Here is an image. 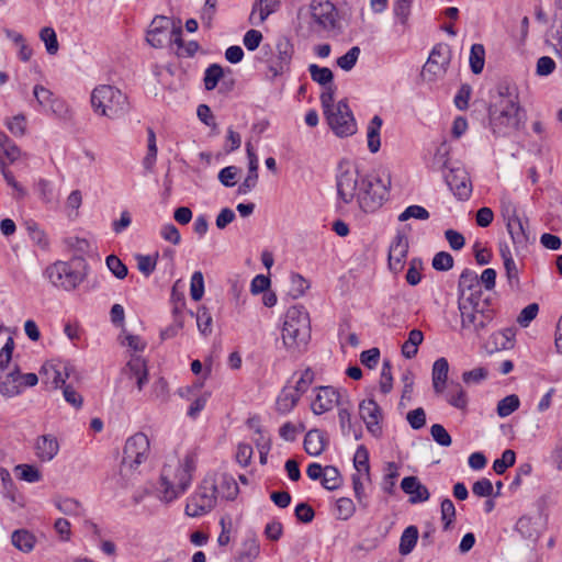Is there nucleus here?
Returning a JSON list of instances; mask_svg holds the SVG:
<instances>
[{"label":"nucleus","mask_w":562,"mask_h":562,"mask_svg":"<svg viewBox=\"0 0 562 562\" xmlns=\"http://www.w3.org/2000/svg\"><path fill=\"white\" fill-rule=\"evenodd\" d=\"M504 217L508 234L510 235L515 248L517 250L525 248L529 243L530 235L528 231V222H522L517 214L515 205L512 203H508V205L504 207Z\"/></svg>","instance_id":"11"},{"label":"nucleus","mask_w":562,"mask_h":562,"mask_svg":"<svg viewBox=\"0 0 562 562\" xmlns=\"http://www.w3.org/2000/svg\"><path fill=\"white\" fill-rule=\"evenodd\" d=\"M290 282H291V285H290L289 294L293 299H299V297L303 296L305 294L306 290L310 288L308 281L300 273L292 272L290 276Z\"/></svg>","instance_id":"42"},{"label":"nucleus","mask_w":562,"mask_h":562,"mask_svg":"<svg viewBox=\"0 0 562 562\" xmlns=\"http://www.w3.org/2000/svg\"><path fill=\"white\" fill-rule=\"evenodd\" d=\"M360 56V48L352 46L345 55L337 58V66L345 71L351 70Z\"/></svg>","instance_id":"52"},{"label":"nucleus","mask_w":562,"mask_h":562,"mask_svg":"<svg viewBox=\"0 0 562 562\" xmlns=\"http://www.w3.org/2000/svg\"><path fill=\"white\" fill-rule=\"evenodd\" d=\"M14 472L20 480L29 483H35L42 479L40 470L31 464H19L15 467Z\"/></svg>","instance_id":"44"},{"label":"nucleus","mask_w":562,"mask_h":562,"mask_svg":"<svg viewBox=\"0 0 562 562\" xmlns=\"http://www.w3.org/2000/svg\"><path fill=\"white\" fill-rule=\"evenodd\" d=\"M515 529L525 539H536L538 537V531L531 517H520L516 522Z\"/></svg>","instance_id":"43"},{"label":"nucleus","mask_w":562,"mask_h":562,"mask_svg":"<svg viewBox=\"0 0 562 562\" xmlns=\"http://www.w3.org/2000/svg\"><path fill=\"white\" fill-rule=\"evenodd\" d=\"M34 448L36 457L43 462H48L57 456L59 443L55 436L43 435L36 439Z\"/></svg>","instance_id":"22"},{"label":"nucleus","mask_w":562,"mask_h":562,"mask_svg":"<svg viewBox=\"0 0 562 562\" xmlns=\"http://www.w3.org/2000/svg\"><path fill=\"white\" fill-rule=\"evenodd\" d=\"M429 216V212L424 206L409 205L398 215V221L405 222L409 218L426 221Z\"/></svg>","instance_id":"53"},{"label":"nucleus","mask_w":562,"mask_h":562,"mask_svg":"<svg viewBox=\"0 0 562 562\" xmlns=\"http://www.w3.org/2000/svg\"><path fill=\"white\" fill-rule=\"evenodd\" d=\"M328 438L326 434L319 429L307 431L304 438V450L312 457H317L326 449Z\"/></svg>","instance_id":"24"},{"label":"nucleus","mask_w":562,"mask_h":562,"mask_svg":"<svg viewBox=\"0 0 562 562\" xmlns=\"http://www.w3.org/2000/svg\"><path fill=\"white\" fill-rule=\"evenodd\" d=\"M54 504L59 512L68 516H80L83 510L80 502L70 497H58L54 501Z\"/></svg>","instance_id":"38"},{"label":"nucleus","mask_w":562,"mask_h":562,"mask_svg":"<svg viewBox=\"0 0 562 562\" xmlns=\"http://www.w3.org/2000/svg\"><path fill=\"white\" fill-rule=\"evenodd\" d=\"M469 61L473 74L479 75L483 71L485 64V48L482 44H473L471 46Z\"/></svg>","instance_id":"39"},{"label":"nucleus","mask_w":562,"mask_h":562,"mask_svg":"<svg viewBox=\"0 0 562 562\" xmlns=\"http://www.w3.org/2000/svg\"><path fill=\"white\" fill-rule=\"evenodd\" d=\"M423 340H424L423 331L419 329H412L408 333L407 340L402 346V355L406 359L414 358L417 355L418 346L423 342Z\"/></svg>","instance_id":"34"},{"label":"nucleus","mask_w":562,"mask_h":562,"mask_svg":"<svg viewBox=\"0 0 562 562\" xmlns=\"http://www.w3.org/2000/svg\"><path fill=\"white\" fill-rule=\"evenodd\" d=\"M504 268L506 271V277L508 284L512 290H518L519 289V270L516 266V262L514 259L506 258V262L504 263Z\"/></svg>","instance_id":"61"},{"label":"nucleus","mask_w":562,"mask_h":562,"mask_svg":"<svg viewBox=\"0 0 562 562\" xmlns=\"http://www.w3.org/2000/svg\"><path fill=\"white\" fill-rule=\"evenodd\" d=\"M413 0H395L393 12L397 21L406 27L411 15Z\"/></svg>","instance_id":"46"},{"label":"nucleus","mask_w":562,"mask_h":562,"mask_svg":"<svg viewBox=\"0 0 562 562\" xmlns=\"http://www.w3.org/2000/svg\"><path fill=\"white\" fill-rule=\"evenodd\" d=\"M449 154H450V146L447 144V142H442L437 148L432 158V168L435 170H443L448 167L449 162Z\"/></svg>","instance_id":"45"},{"label":"nucleus","mask_w":562,"mask_h":562,"mask_svg":"<svg viewBox=\"0 0 562 562\" xmlns=\"http://www.w3.org/2000/svg\"><path fill=\"white\" fill-rule=\"evenodd\" d=\"M22 156L20 147L10 138V140L1 148L0 158L7 161V166L14 164Z\"/></svg>","instance_id":"58"},{"label":"nucleus","mask_w":562,"mask_h":562,"mask_svg":"<svg viewBox=\"0 0 562 562\" xmlns=\"http://www.w3.org/2000/svg\"><path fill=\"white\" fill-rule=\"evenodd\" d=\"M311 339V319L303 305L291 306L284 316L282 341L290 351L305 349Z\"/></svg>","instance_id":"4"},{"label":"nucleus","mask_w":562,"mask_h":562,"mask_svg":"<svg viewBox=\"0 0 562 562\" xmlns=\"http://www.w3.org/2000/svg\"><path fill=\"white\" fill-rule=\"evenodd\" d=\"M24 227L27 232L29 237L42 249H47L49 246L48 238L45 232L40 227V225L33 221L27 220L24 222Z\"/></svg>","instance_id":"36"},{"label":"nucleus","mask_w":562,"mask_h":562,"mask_svg":"<svg viewBox=\"0 0 562 562\" xmlns=\"http://www.w3.org/2000/svg\"><path fill=\"white\" fill-rule=\"evenodd\" d=\"M382 126V119L379 115H374L368 125L367 138L368 148L371 153H378L381 147L380 130Z\"/></svg>","instance_id":"33"},{"label":"nucleus","mask_w":562,"mask_h":562,"mask_svg":"<svg viewBox=\"0 0 562 562\" xmlns=\"http://www.w3.org/2000/svg\"><path fill=\"white\" fill-rule=\"evenodd\" d=\"M151 397L160 403H167L170 397L168 382L165 378L157 379L151 386Z\"/></svg>","instance_id":"51"},{"label":"nucleus","mask_w":562,"mask_h":562,"mask_svg":"<svg viewBox=\"0 0 562 562\" xmlns=\"http://www.w3.org/2000/svg\"><path fill=\"white\" fill-rule=\"evenodd\" d=\"M401 488L409 495V503L412 504L426 502L430 497L428 488L416 476L404 477L401 482Z\"/></svg>","instance_id":"19"},{"label":"nucleus","mask_w":562,"mask_h":562,"mask_svg":"<svg viewBox=\"0 0 562 562\" xmlns=\"http://www.w3.org/2000/svg\"><path fill=\"white\" fill-rule=\"evenodd\" d=\"M149 447V439L143 432H136L126 440L120 467L121 477L133 476L137 468L147 460Z\"/></svg>","instance_id":"8"},{"label":"nucleus","mask_w":562,"mask_h":562,"mask_svg":"<svg viewBox=\"0 0 562 562\" xmlns=\"http://www.w3.org/2000/svg\"><path fill=\"white\" fill-rule=\"evenodd\" d=\"M446 182L459 200L465 201L470 198L472 186L463 169H450L449 173L446 175Z\"/></svg>","instance_id":"16"},{"label":"nucleus","mask_w":562,"mask_h":562,"mask_svg":"<svg viewBox=\"0 0 562 562\" xmlns=\"http://www.w3.org/2000/svg\"><path fill=\"white\" fill-rule=\"evenodd\" d=\"M393 386L392 366L390 360H384L381 370L380 390L383 394L391 392Z\"/></svg>","instance_id":"59"},{"label":"nucleus","mask_w":562,"mask_h":562,"mask_svg":"<svg viewBox=\"0 0 562 562\" xmlns=\"http://www.w3.org/2000/svg\"><path fill=\"white\" fill-rule=\"evenodd\" d=\"M308 71L312 80L324 87L323 92H328V90L331 89L333 97L335 95L336 87L333 82L334 75L329 68L319 67L316 64H311L308 66Z\"/></svg>","instance_id":"26"},{"label":"nucleus","mask_w":562,"mask_h":562,"mask_svg":"<svg viewBox=\"0 0 562 562\" xmlns=\"http://www.w3.org/2000/svg\"><path fill=\"white\" fill-rule=\"evenodd\" d=\"M91 105L98 114L109 119H116L128 111L127 97L109 85L94 88L91 93Z\"/></svg>","instance_id":"7"},{"label":"nucleus","mask_w":562,"mask_h":562,"mask_svg":"<svg viewBox=\"0 0 562 562\" xmlns=\"http://www.w3.org/2000/svg\"><path fill=\"white\" fill-rule=\"evenodd\" d=\"M196 459L191 452L182 460H171L161 470L159 481L160 498L170 503L182 495L191 484L192 474L195 471Z\"/></svg>","instance_id":"3"},{"label":"nucleus","mask_w":562,"mask_h":562,"mask_svg":"<svg viewBox=\"0 0 562 562\" xmlns=\"http://www.w3.org/2000/svg\"><path fill=\"white\" fill-rule=\"evenodd\" d=\"M300 396L301 394H299L294 389H290L288 386L283 387L276 402L277 411L280 414L290 413L297 404Z\"/></svg>","instance_id":"30"},{"label":"nucleus","mask_w":562,"mask_h":562,"mask_svg":"<svg viewBox=\"0 0 562 562\" xmlns=\"http://www.w3.org/2000/svg\"><path fill=\"white\" fill-rule=\"evenodd\" d=\"M246 151L249 160V176L245 178L237 189V194L240 195L249 193L257 186L258 181V158L250 142L246 144Z\"/></svg>","instance_id":"21"},{"label":"nucleus","mask_w":562,"mask_h":562,"mask_svg":"<svg viewBox=\"0 0 562 562\" xmlns=\"http://www.w3.org/2000/svg\"><path fill=\"white\" fill-rule=\"evenodd\" d=\"M445 397L451 406L458 409H464L468 405L467 393L459 383L451 384Z\"/></svg>","instance_id":"35"},{"label":"nucleus","mask_w":562,"mask_h":562,"mask_svg":"<svg viewBox=\"0 0 562 562\" xmlns=\"http://www.w3.org/2000/svg\"><path fill=\"white\" fill-rule=\"evenodd\" d=\"M450 63V49L447 45L437 44L426 64L423 67L422 75L428 81H435L437 78L443 76Z\"/></svg>","instance_id":"12"},{"label":"nucleus","mask_w":562,"mask_h":562,"mask_svg":"<svg viewBox=\"0 0 562 562\" xmlns=\"http://www.w3.org/2000/svg\"><path fill=\"white\" fill-rule=\"evenodd\" d=\"M459 311L461 314V326L465 330L479 334L485 329L494 318L495 312L487 299H480V295L470 294L467 299L459 297Z\"/></svg>","instance_id":"5"},{"label":"nucleus","mask_w":562,"mask_h":562,"mask_svg":"<svg viewBox=\"0 0 562 562\" xmlns=\"http://www.w3.org/2000/svg\"><path fill=\"white\" fill-rule=\"evenodd\" d=\"M337 517L341 520L349 519L356 510L353 501L348 497H340L336 502Z\"/></svg>","instance_id":"57"},{"label":"nucleus","mask_w":562,"mask_h":562,"mask_svg":"<svg viewBox=\"0 0 562 562\" xmlns=\"http://www.w3.org/2000/svg\"><path fill=\"white\" fill-rule=\"evenodd\" d=\"M312 18L321 26H328L334 23V5L326 2L312 4Z\"/></svg>","instance_id":"29"},{"label":"nucleus","mask_w":562,"mask_h":562,"mask_svg":"<svg viewBox=\"0 0 562 562\" xmlns=\"http://www.w3.org/2000/svg\"><path fill=\"white\" fill-rule=\"evenodd\" d=\"M278 61L270 66V71L273 77L283 75L290 68V63L293 55V46L289 41H280L277 44Z\"/></svg>","instance_id":"23"},{"label":"nucleus","mask_w":562,"mask_h":562,"mask_svg":"<svg viewBox=\"0 0 562 562\" xmlns=\"http://www.w3.org/2000/svg\"><path fill=\"white\" fill-rule=\"evenodd\" d=\"M123 374L131 380L134 379L138 391H142L148 381L146 361L142 357H132L123 368Z\"/></svg>","instance_id":"18"},{"label":"nucleus","mask_w":562,"mask_h":562,"mask_svg":"<svg viewBox=\"0 0 562 562\" xmlns=\"http://www.w3.org/2000/svg\"><path fill=\"white\" fill-rule=\"evenodd\" d=\"M526 121L520 106L518 89L514 83L502 81L496 86L488 105V122L497 136H509L519 131Z\"/></svg>","instance_id":"2"},{"label":"nucleus","mask_w":562,"mask_h":562,"mask_svg":"<svg viewBox=\"0 0 562 562\" xmlns=\"http://www.w3.org/2000/svg\"><path fill=\"white\" fill-rule=\"evenodd\" d=\"M44 276L55 286L66 291L75 290L81 282V274L69 262L58 260L49 265Z\"/></svg>","instance_id":"10"},{"label":"nucleus","mask_w":562,"mask_h":562,"mask_svg":"<svg viewBox=\"0 0 562 562\" xmlns=\"http://www.w3.org/2000/svg\"><path fill=\"white\" fill-rule=\"evenodd\" d=\"M215 485L216 498L220 496L227 501H233L239 492V487L234 476L222 473L216 477L209 476Z\"/></svg>","instance_id":"20"},{"label":"nucleus","mask_w":562,"mask_h":562,"mask_svg":"<svg viewBox=\"0 0 562 562\" xmlns=\"http://www.w3.org/2000/svg\"><path fill=\"white\" fill-rule=\"evenodd\" d=\"M8 130L14 136H23L26 130V119L22 114H18L5 122Z\"/></svg>","instance_id":"64"},{"label":"nucleus","mask_w":562,"mask_h":562,"mask_svg":"<svg viewBox=\"0 0 562 562\" xmlns=\"http://www.w3.org/2000/svg\"><path fill=\"white\" fill-rule=\"evenodd\" d=\"M340 405L339 391L333 386H319L312 402L311 408L314 414L322 415Z\"/></svg>","instance_id":"15"},{"label":"nucleus","mask_w":562,"mask_h":562,"mask_svg":"<svg viewBox=\"0 0 562 562\" xmlns=\"http://www.w3.org/2000/svg\"><path fill=\"white\" fill-rule=\"evenodd\" d=\"M408 248L407 236L398 231L389 247L387 262L389 269L393 273H398L404 269Z\"/></svg>","instance_id":"14"},{"label":"nucleus","mask_w":562,"mask_h":562,"mask_svg":"<svg viewBox=\"0 0 562 562\" xmlns=\"http://www.w3.org/2000/svg\"><path fill=\"white\" fill-rule=\"evenodd\" d=\"M168 23L166 16H156L147 32L146 41L155 48H161L168 42Z\"/></svg>","instance_id":"17"},{"label":"nucleus","mask_w":562,"mask_h":562,"mask_svg":"<svg viewBox=\"0 0 562 562\" xmlns=\"http://www.w3.org/2000/svg\"><path fill=\"white\" fill-rule=\"evenodd\" d=\"M321 483L324 488L328 491H334L341 485L342 477L337 468L333 465H327L324 468V474Z\"/></svg>","instance_id":"41"},{"label":"nucleus","mask_w":562,"mask_h":562,"mask_svg":"<svg viewBox=\"0 0 562 562\" xmlns=\"http://www.w3.org/2000/svg\"><path fill=\"white\" fill-rule=\"evenodd\" d=\"M418 528L414 525L406 527L401 536L398 552L401 555H408L416 547L418 540Z\"/></svg>","instance_id":"32"},{"label":"nucleus","mask_w":562,"mask_h":562,"mask_svg":"<svg viewBox=\"0 0 562 562\" xmlns=\"http://www.w3.org/2000/svg\"><path fill=\"white\" fill-rule=\"evenodd\" d=\"M321 103L324 109L328 125L339 137L351 136L357 131V124L347 100H340L334 104L333 91L322 92Z\"/></svg>","instance_id":"6"},{"label":"nucleus","mask_w":562,"mask_h":562,"mask_svg":"<svg viewBox=\"0 0 562 562\" xmlns=\"http://www.w3.org/2000/svg\"><path fill=\"white\" fill-rule=\"evenodd\" d=\"M360 418L366 424L367 430L375 438L382 436L381 422L383 418L382 409L373 398L363 400L359 404Z\"/></svg>","instance_id":"13"},{"label":"nucleus","mask_w":562,"mask_h":562,"mask_svg":"<svg viewBox=\"0 0 562 562\" xmlns=\"http://www.w3.org/2000/svg\"><path fill=\"white\" fill-rule=\"evenodd\" d=\"M453 267V257L447 251H439L432 258V268L437 271H448Z\"/></svg>","instance_id":"62"},{"label":"nucleus","mask_w":562,"mask_h":562,"mask_svg":"<svg viewBox=\"0 0 562 562\" xmlns=\"http://www.w3.org/2000/svg\"><path fill=\"white\" fill-rule=\"evenodd\" d=\"M516 454L513 450L507 449L503 452L502 458L493 462V470L497 474H503L508 468L515 464Z\"/></svg>","instance_id":"56"},{"label":"nucleus","mask_w":562,"mask_h":562,"mask_svg":"<svg viewBox=\"0 0 562 562\" xmlns=\"http://www.w3.org/2000/svg\"><path fill=\"white\" fill-rule=\"evenodd\" d=\"M215 505V485L211 479H204L196 491L188 498L186 514L190 517H200L211 512Z\"/></svg>","instance_id":"9"},{"label":"nucleus","mask_w":562,"mask_h":562,"mask_svg":"<svg viewBox=\"0 0 562 562\" xmlns=\"http://www.w3.org/2000/svg\"><path fill=\"white\" fill-rule=\"evenodd\" d=\"M353 465L359 473L364 472L369 476V473H370L369 451L363 445H360L356 450V453L353 457Z\"/></svg>","instance_id":"50"},{"label":"nucleus","mask_w":562,"mask_h":562,"mask_svg":"<svg viewBox=\"0 0 562 562\" xmlns=\"http://www.w3.org/2000/svg\"><path fill=\"white\" fill-rule=\"evenodd\" d=\"M336 187L340 202L349 204L356 200L363 212L372 213L389 199L391 175L385 169L360 173L348 162H341L338 167Z\"/></svg>","instance_id":"1"},{"label":"nucleus","mask_w":562,"mask_h":562,"mask_svg":"<svg viewBox=\"0 0 562 562\" xmlns=\"http://www.w3.org/2000/svg\"><path fill=\"white\" fill-rule=\"evenodd\" d=\"M430 435L432 439L442 447H449L452 442L451 436L440 424H434L430 427Z\"/></svg>","instance_id":"63"},{"label":"nucleus","mask_w":562,"mask_h":562,"mask_svg":"<svg viewBox=\"0 0 562 562\" xmlns=\"http://www.w3.org/2000/svg\"><path fill=\"white\" fill-rule=\"evenodd\" d=\"M449 363L446 358H439L432 366V386L436 393H443L448 379Z\"/></svg>","instance_id":"28"},{"label":"nucleus","mask_w":562,"mask_h":562,"mask_svg":"<svg viewBox=\"0 0 562 562\" xmlns=\"http://www.w3.org/2000/svg\"><path fill=\"white\" fill-rule=\"evenodd\" d=\"M224 77V70L218 64H211L204 71L203 82L207 91L214 90Z\"/></svg>","instance_id":"40"},{"label":"nucleus","mask_w":562,"mask_h":562,"mask_svg":"<svg viewBox=\"0 0 562 562\" xmlns=\"http://www.w3.org/2000/svg\"><path fill=\"white\" fill-rule=\"evenodd\" d=\"M11 542L18 550L29 553L34 549L36 538L26 529H18L12 532Z\"/></svg>","instance_id":"31"},{"label":"nucleus","mask_w":562,"mask_h":562,"mask_svg":"<svg viewBox=\"0 0 562 562\" xmlns=\"http://www.w3.org/2000/svg\"><path fill=\"white\" fill-rule=\"evenodd\" d=\"M515 329L506 328L504 330L494 333L491 337V342L494 344V350H505L514 346ZM493 351V349L491 350Z\"/></svg>","instance_id":"37"},{"label":"nucleus","mask_w":562,"mask_h":562,"mask_svg":"<svg viewBox=\"0 0 562 562\" xmlns=\"http://www.w3.org/2000/svg\"><path fill=\"white\" fill-rule=\"evenodd\" d=\"M519 397L515 394L507 395L497 404V414L499 417H507L519 407Z\"/></svg>","instance_id":"48"},{"label":"nucleus","mask_w":562,"mask_h":562,"mask_svg":"<svg viewBox=\"0 0 562 562\" xmlns=\"http://www.w3.org/2000/svg\"><path fill=\"white\" fill-rule=\"evenodd\" d=\"M259 541L257 540L256 536L252 535L243 542L240 550L234 557V561L254 562L259 557Z\"/></svg>","instance_id":"27"},{"label":"nucleus","mask_w":562,"mask_h":562,"mask_svg":"<svg viewBox=\"0 0 562 562\" xmlns=\"http://www.w3.org/2000/svg\"><path fill=\"white\" fill-rule=\"evenodd\" d=\"M458 291L459 297L467 299L464 296L465 291H471L470 294H476L482 296V291L480 288V280L475 271L471 269H464L459 278L458 282Z\"/></svg>","instance_id":"25"},{"label":"nucleus","mask_w":562,"mask_h":562,"mask_svg":"<svg viewBox=\"0 0 562 562\" xmlns=\"http://www.w3.org/2000/svg\"><path fill=\"white\" fill-rule=\"evenodd\" d=\"M441 520L443 521V529L448 530L456 517V507L450 498H445L440 506Z\"/></svg>","instance_id":"60"},{"label":"nucleus","mask_w":562,"mask_h":562,"mask_svg":"<svg viewBox=\"0 0 562 562\" xmlns=\"http://www.w3.org/2000/svg\"><path fill=\"white\" fill-rule=\"evenodd\" d=\"M204 294V278L201 271L193 272L190 282V295L193 301H200Z\"/></svg>","instance_id":"55"},{"label":"nucleus","mask_w":562,"mask_h":562,"mask_svg":"<svg viewBox=\"0 0 562 562\" xmlns=\"http://www.w3.org/2000/svg\"><path fill=\"white\" fill-rule=\"evenodd\" d=\"M40 37L45 43V47L48 54L55 55L58 52L59 45L57 35L53 27H43L40 32Z\"/></svg>","instance_id":"49"},{"label":"nucleus","mask_w":562,"mask_h":562,"mask_svg":"<svg viewBox=\"0 0 562 562\" xmlns=\"http://www.w3.org/2000/svg\"><path fill=\"white\" fill-rule=\"evenodd\" d=\"M157 157L156 134L151 127L147 128V155L144 158V167L150 169Z\"/></svg>","instance_id":"47"},{"label":"nucleus","mask_w":562,"mask_h":562,"mask_svg":"<svg viewBox=\"0 0 562 562\" xmlns=\"http://www.w3.org/2000/svg\"><path fill=\"white\" fill-rule=\"evenodd\" d=\"M196 325L200 333L207 336L212 331V316L209 310L204 306L198 308L196 312Z\"/></svg>","instance_id":"54"}]
</instances>
